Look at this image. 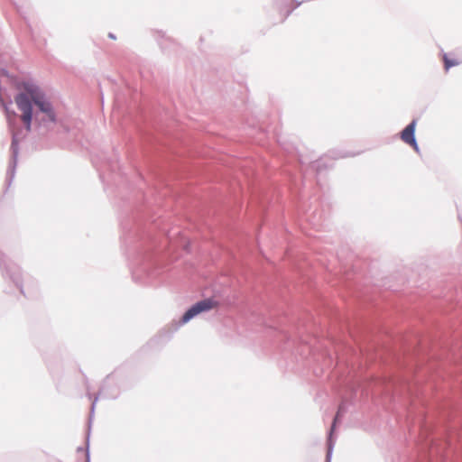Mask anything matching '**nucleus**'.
I'll return each instance as SVG.
<instances>
[{
  "instance_id": "obj_1",
  "label": "nucleus",
  "mask_w": 462,
  "mask_h": 462,
  "mask_svg": "<svg viewBox=\"0 0 462 462\" xmlns=\"http://www.w3.org/2000/svg\"><path fill=\"white\" fill-rule=\"evenodd\" d=\"M14 100L18 109L22 112L21 119L27 131L31 130L32 102L42 113L46 114L51 121H55V114L51 104L37 87L32 85L25 86L24 91L18 94Z\"/></svg>"
},
{
  "instance_id": "obj_2",
  "label": "nucleus",
  "mask_w": 462,
  "mask_h": 462,
  "mask_svg": "<svg viewBox=\"0 0 462 462\" xmlns=\"http://www.w3.org/2000/svg\"><path fill=\"white\" fill-rule=\"evenodd\" d=\"M217 301H215L213 299H206V300H200V301L197 302L196 304H194L193 306H191L184 313L180 323L181 325L185 324V323L189 322L194 317L198 316L199 314L213 310L214 308L217 307Z\"/></svg>"
},
{
  "instance_id": "obj_3",
  "label": "nucleus",
  "mask_w": 462,
  "mask_h": 462,
  "mask_svg": "<svg viewBox=\"0 0 462 462\" xmlns=\"http://www.w3.org/2000/svg\"><path fill=\"white\" fill-rule=\"evenodd\" d=\"M415 127H416V121H412L410 125H408L402 132L401 138L402 140L410 144L411 147H413L415 150L418 149L417 143L414 137L415 133Z\"/></svg>"
},
{
  "instance_id": "obj_4",
  "label": "nucleus",
  "mask_w": 462,
  "mask_h": 462,
  "mask_svg": "<svg viewBox=\"0 0 462 462\" xmlns=\"http://www.w3.org/2000/svg\"><path fill=\"white\" fill-rule=\"evenodd\" d=\"M443 61H444V67L445 69L448 70L451 67L457 66L460 63V61L457 59H450L447 54L443 55Z\"/></svg>"
}]
</instances>
